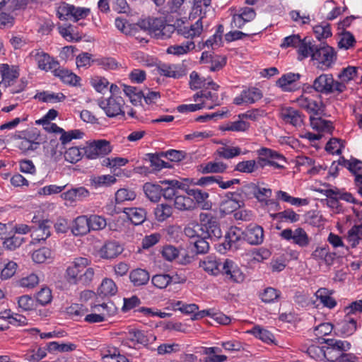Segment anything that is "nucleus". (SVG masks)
Segmentation results:
<instances>
[{
	"label": "nucleus",
	"instance_id": "44",
	"mask_svg": "<svg viewBox=\"0 0 362 362\" xmlns=\"http://www.w3.org/2000/svg\"><path fill=\"white\" fill-rule=\"evenodd\" d=\"M144 191L149 200L157 202L162 194V187L159 185L147 182L144 185Z\"/></svg>",
	"mask_w": 362,
	"mask_h": 362
},
{
	"label": "nucleus",
	"instance_id": "55",
	"mask_svg": "<svg viewBox=\"0 0 362 362\" xmlns=\"http://www.w3.org/2000/svg\"><path fill=\"white\" fill-rule=\"evenodd\" d=\"M84 133L79 129H74L69 132L63 129L62 132L60 133L59 140L63 146H66L72 139H81Z\"/></svg>",
	"mask_w": 362,
	"mask_h": 362
},
{
	"label": "nucleus",
	"instance_id": "46",
	"mask_svg": "<svg viewBox=\"0 0 362 362\" xmlns=\"http://www.w3.org/2000/svg\"><path fill=\"white\" fill-rule=\"evenodd\" d=\"M159 71L163 76L175 78H178L183 76L182 69L175 64H163L160 66Z\"/></svg>",
	"mask_w": 362,
	"mask_h": 362
},
{
	"label": "nucleus",
	"instance_id": "50",
	"mask_svg": "<svg viewBox=\"0 0 362 362\" xmlns=\"http://www.w3.org/2000/svg\"><path fill=\"white\" fill-rule=\"evenodd\" d=\"M117 292V287L115 283L110 279H104L98 288V293L100 296H114Z\"/></svg>",
	"mask_w": 362,
	"mask_h": 362
},
{
	"label": "nucleus",
	"instance_id": "23",
	"mask_svg": "<svg viewBox=\"0 0 362 362\" xmlns=\"http://www.w3.org/2000/svg\"><path fill=\"white\" fill-rule=\"evenodd\" d=\"M187 194L194 199L196 205L197 204L204 210H209L212 204L208 200L209 194L206 192H203L199 189H189Z\"/></svg>",
	"mask_w": 362,
	"mask_h": 362
},
{
	"label": "nucleus",
	"instance_id": "21",
	"mask_svg": "<svg viewBox=\"0 0 362 362\" xmlns=\"http://www.w3.org/2000/svg\"><path fill=\"white\" fill-rule=\"evenodd\" d=\"M19 67L18 66H10L7 64H0V74L1 76V83L6 86H11L12 82L18 78L20 75Z\"/></svg>",
	"mask_w": 362,
	"mask_h": 362
},
{
	"label": "nucleus",
	"instance_id": "15",
	"mask_svg": "<svg viewBox=\"0 0 362 362\" xmlns=\"http://www.w3.org/2000/svg\"><path fill=\"white\" fill-rule=\"evenodd\" d=\"M311 257L319 264H325L329 267L335 261L336 253L331 252L328 246L317 247L312 252Z\"/></svg>",
	"mask_w": 362,
	"mask_h": 362
},
{
	"label": "nucleus",
	"instance_id": "6",
	"mask_svg": "<svg viewBox=\"0 0 362 362\" xmlns=\"http://www.w3.org/2000/svg\"><path fill=\"white\" fill-rule=\"evenodd\" d=\"M99 107L109 117L124 116V100L120 95H110L107 98H101L98 100Z\"/></svg>",
	"mask_w": 362,
	"mask_h": 362
},
{
	"label": "nucleus",
	"instance_id": "22",
	"mask_svg": "<svg viewBox=\"0 0 362 362\" xmlns=\"http://www.w3.org/2000/svg\"><path fill=\"white\" fill-rule=\"evenodd\" d=\"M300 78L299 74L288 73L281 76L276 81V84L284 91H293L298 88L297 83Z\"/></svg>",
	"mask_w": 362,
	"mask_h": 362
},
{
	"label": "nucleus",
	"instance_id": "63",
	"mask_svg": "<svg viewBox=\"0 0 362 362\" xmlns=\"http://www.w3.org/2000/svg\"><path fill=\"white\" fill-rule=\"evenodd\" d=\"M356 42L354 36L349 32H342L339 37L338 46L341 49H349Z\"/></svg>",
	"mask_w": 362,
	"mask_h": 362
},
{
	"label": "nucleus",
	"instance_id": "26",
	"mask_svg": "<svg viewBox=\"0 0 362 362\" xmlns=\"http://www.w3.org/2000/svg\"><path fill=\"white\" fill-rule=\"evenodd\" d=\"M240 182L238 179H233L228 181H223L221 176H206L199 178L197 184L199 185H209L213 183H217L222 189L230 188L232 185Z\"/></svg>",
	"mask_w": 362,
	"mask_h": 362
},
{
	"label": "nucleus",
	"instance_id": "10",
	"mask_svg": "<svg viewBox=\"0 0 362 362\" xmlns=\"http://www.w3.org/2000/svg\"><path fill=\"white\" fill-rule=\"evenodd\" d=\"M280 237L285 240L291 241L301 248L307 247L311 241V238L302 228H297L294 230L286 228L280 233Z\"/></svg>",
	"mask_w": 362,
	"mask_h": 362
},
{
	"label": "nucleus",
	"instance_id": "35",
	"mask_svg": "<svg viewBox=\"0 0 362 362\" xmlns=\"http://www.w3.org/2000/svg\"><path fill=\"white\" fill-rule=\"evenodd\" d=\"M195 44L193 40H187L180 45H171L168 47L167 53L175 56H181L187 54L194 49Z\"/></svg>",
	"mask_w": 362,
	"mask_h": 362
},
{
	"label": "nucleus",
	"instance_id": "3",
	"mask_svg": "<svg viewBox=\"0 0 362 362\" xmlns=\"http://www.w3.org/2000/svg\"><path fill=\"white\" fill-rule=\"evenodd\" d=\"M312 60L315 62L317 69L326 71L335 64L337 54L334 49L327 45H317L312 54Z\"/></svg>",
	"mask_w": 362,
	"mask_h": 362
},
{
	"label": "nucleus",
	"instance_id": "17",
	"mask_svg": "<svg viewBox=\"0 0 362 362\" xmlns=\"http://www.w3.org/2000/svg\"><path fill=\"white\" fill-rule=\"evenodd\" d=\"M298 105L302 109L305 110L308 113L313 116H318L323 112L322 106L320 103L306 97L304 95H300L296 99Z\"/></svg>",
	"mask_w": 362,
	"mask_h": 362
},
{
	"label": "nucleus",
	"instance_id": "5",
	"mask_svg": "<svg viewBox=\"0 0 362 362\" xmlns=\"http://www.w3.org/2000/svg\"><path fill=\"white\" fill-rule=\"evenodd\" d=\"M122 343L132 346L137 344L146 346L151 341L156 340V337L147 334L144 332L135 328L127 327L124 330L117 333Z\"/></svg>",
	"mask_w": 362,
	"mask_h": 362
},
{
	"label": "nucleus",
	"instance_id": "45",
	"mask_svg": "<svg viewBox=\"0 0 362 362\" xmlns=\"http://www.w3.org/2000/svg\"><path fill=\"white\" fill-rule=\"evenodd\" d=\"M84 155V147L72 146L64 151V157L66 161L70 163H76L82 159Z\"/></svg>",
	"mask_w": 362,
	"mask_h": 362
},
{
	"label": "nucleus",
	"instance_id": "36",
	"mask_svg": "<svg viewBox=\"0 0 362 362\" xmlns=\"http://www.w3.org/2000/svg\"><path fill=\"white\" fill-rule=\"evenodd\" d=\"M237 194L235 193L230 194L227 198L222 201L221 204V211L224 214H230L239 209L243 202L236 199Z\"/></svg>",
	"mask_w": 362,
	"mask_h": 362
},
{
	"label": "nucleus",
	"instance_id": "54",
	"mask_svg": "<svg viewBox=\"0 0 362 362\" xmlns=\"http://www.w3.org/2000/svg\"><path fill=\"white\" fill-rule=\"evenodd\" d=\"M52 258V252L49 248L42 247L35 250L32 254L33 260L37 263L42 264L45 262L48 259Z\"/></svg>",
	"mask_w": 362,
	"mask_h": 362
},
{
	"label": "nucleus",
	"instance_id": "20",
	"mask_svg": "<svg viewBox=\"0 0 362 362\" xmlns=\"http://www.w3.org/2000/svg\"><path fill=\"white\" fill-rule=\"evenodd\" d=\"M257 153L261 156L269 158L268 165L272 166L276 169L284 168L286 159L284 156L278 152L267 148H262L257 151Z\"/></svg>",
	"mask_w": 362,
	"mask_h": 362
},
{
	"label": "nucleus",
	"instance_id": "27",
	"mask_svg": "<svg viewBox=\"0 0 362 362\" xmlns=\"http://www.w3.org/2000/svg\"><path fill=\"white\" fill-rule=\"evenodd\" d=\"M245 239L250 245L261 244L264 239L262 227L257 225H251L245 230Z\"/></svg>",
	"mask_w": 362,
	"mask_h": 362
},
{
	"label": "nucleus",
	"instance_id": "1",
	"mask_svg": "<svg viewBox=\"0 0 362 362\" xmlns=\"http://www.w3.org/2000/svg\"><path fill=\"white\" fill-rule=\"evenodd\" d=\"M90 260L85 257L75 258L66 270L67 280L70 283L88 284L94 277V270L88 267Z\"/></svg>",
	"mask_w": 362,
	"mask_h": 362
},
{
	"label": "nucleus",
	"instance_id": "34",
	"mask_svg": "<svg viewBox=\"0 0 362 362\" xmlns=\"http://www.w3.org/2000/svg\"><path fill=\"white\" fill-rule=\"evenodd\" d=\"M175 208L180 211L192 210L196 207L194 199L187 194H177L174 200Z\"/></svg>",
	"mask_w": 362,
	"mask_h": 362
},
{
	"label": "nucleus",
	"instance_id": "4",
	"mask_svg": "<svg viewBox=\"0 0 362 362\" xmlns=\"http://www.w3.org/2000/svg\"><path fill=\"white\" fill-rule=\"evenodd\" d=\"M313 88L317 93L329 95L342 93L344 86L337 83L332 74H322L314 80Z\"/></svg>",
	"mask_w": 362,
	"mask_h": 362
},
{
	"label": "nucleus",
	"instance_id": "41",
	"mask_svg": "<svg viewBox=\"0 0 362 362\" xmlns=\"http://www.w3.org/2000/svg\"><path fill=\"white\" fill-rule=\"evenodd\" d=\"M53 74L54 76L59 77L64 83L71 86H77L81 81V78L75 74L66 69H61L59 65Z\"/></svg>",
	"mask_w": 362,
	"mask_h": 362
},
{
	"label": "nucleus",
	"instance_id": "32",
	"mask_svg": "<svg viewBox=\"0 0 362 362\" xmlns=\"http://www.w3.org/2000/svg\"><path fill=\"white\" fill-rule=\"evenodd\" d=\"M332 290L320 288L316 291L315 296L325 307L332 309L337 305V301L332 297Z\"/></svg>",
	"mask_w": 362,
	"mask_h": 362
},
{
	"label": "nucleus",
	"instance_id": "38",
	"mask_svg": "<svg viewBox=\"0 0 362 362\" xmlns=\"http://www.w3.org/2000/svg\"><path fill=\"white\" fill-rule=\"evenodd\" d=\"M254 194L259 202H264L267 206H274L276 209L279 206L276 202L269 199L272 194V191L270 188L257 187Z\"/></svg>",
	"mask_w": 362,
	"mask_h": 362
},
{
	"label": "nucleus",
	"instance_id": "64",
	"mask_svg": "<svg viewBox=\"0 0 362 362\" xmlns=\"http://www.w3.org/2000/svg\"><path fill=\"white\" fill-rule=\"evenodd\" d=\"M313 32L319 40L326 39L332 35L330 25L327 23L315 25L313 28Z\"/></svg>",
	"mask_w": 362,
	"mask_h": 362
},
{
	"label": "nucleus",
	"instance_id": "42",
	"mask_svg": "<svg viewBox=\"0 0 362 362\" xmlns=\"http://www.w3.org/2000/svg\"><path fill=\"white\" fill-rule=\"evenodd\" d=\"M356 67L349 66L346 68H344L337 75V83H341L343 85V92L346 90L347 83L351 80L354 79V78L356 76Z\"/></svg>",
	"mask_w": 362,
	"mask_h": 362
},
{
	"label": "nucleus",
	"instance_id": "11",
	"mask_svg": "<svg viewBox=\"0 0 362 362\" xmlns=\"http://www.w3.org/2000/svg\"><path fill=\"white\" fill-rule=\"evenodd\" d=\"M30 55L35 59L38 68L41 70L45 71H51L54 73L59 65L57 61L40 49L33 50Z\"/></svg>",
	"mask_w": 362,
	"mask_h": 362
},
{
	"label": "nucleus",
	"instance_id": "19",
	"mask_svg": "<svg viewBox=\"0 0 362 362\" xmlns=\"http://www.w3.org/2000/svg\"><path fill=\"white\" fill-rule=\"evenodd\" d=\"M199 266L210 275L216 276L221 272V262L215 255H208L200 259Z\"/></svg>",
	"mask_w": 362,
	"mask_h": 362
},
{
	"label": "nucleus",
	"instance_id": "60",
	"mask_svg": "<svg viewBox=\"0 0 362 362\" xmlns=\"http://www.w3.org/2000/svg\"><path fill=\"white\" fill-rule=\"evenodd\" d=\"M124 92L127 96L129 98L131 102L134 105L140 103L142 99L143 91L137 89L136 87L124 86Z\"/></svg>",
	"mask_w": 362,
	"mask_h": 362
},
{
	"label": "nucleus",
	"instance_id": "14",
	"mask_svg": "<svg viewBox=\"0 0 362 362\" xmlns=\"http://www.w3.org/2000/svg\"><path fill=\"white\" fill-rule=\"evenodd\" d=\"M51 222L49 220L40 221L37 226H33L31 232V243L36 244L45 240L50 235Z\"/></svg>",
	"mask_w": 362,
	"mask_h": 362
},
{
	"label": "nucleus",
	"instance_id": "13",
	"mask_svg": "<svg viewBox=\"0 0 362 362\" xmlns=\"http://www.w3.org/2000/svg\"><path fill=\"white\" fill-rule=\"evenodd\" d=\"M262 98L261 90L257 88H250L243 90L241 93L235 97L233 103L237 105L244 104H253Z\"/></svg>",
	"mask_w": 362,
	"mask_h": 362
},
{
	"label": "nucleus",
	"instance_id": "40",
	"mask_svg": "<svg viewBox=\"0 0 362 362\" xmlns=\"http://www.w3.org/2000/svg\"><path fill=\"white\" fill-rule=\"evenodd\" d=\"M90 231L88 217L87 216H78L74 222L72 233L75 235H83Z\"/></svg>",
	"mask_w": 362,
	"mask_h": 362
},
{
	"label": "nucleus",
	"instance_id": "43",
	"mask_svg": "<svg viewBox=\"0 0 362 362\" xmlns=\"http://www.w3.org/2000/svg\"><path fill=\"white\" fill-rule=\"evenodd\" d=\"M35 99L44 103H55L64 101L66 96L62 93H53L49 91H42L37 93L35 96Z\"/></svg>",
	"mask_w": 362,
	"mask_h": 362
},
{
	"label": "nucleus",
	"instance_id": "61",
	"mask_svg": "<svg viewBox=\"0 0 362 362\" xmlns=\"http://www.w3.org/2000/svg\"><path fill=\"white\" fill-rule=\"evenodd\" d=\"M344 147V141L336 138L331 139L326 144L325 149L332 154L339 155Z\"/></svg>",
	"mask_w": 362,
	"mask_h": 362
},
{
	"label": "nucleus",
	"instance_id": "28",
	"mask_svg": "<svg viewBox=\"0 0 362 362\" xmlns=\"http://www.w3.org/2000/svg\"><path fill=\"white\" fill-rule=\"evenodd\" d=\"M160 183L165 185L162 188L161 195L165 199H175V196L178 194L177 189H180L182 184L176 180H164L160 181Z\"/></svg>",
	"mask_w": 362,
	"mask_h": 362
},
{
	"label": "nucleus",
	"instance_id": "49",
	"mask_svg": "<svg viewBox=\"0 0 362 362\" xmlns=\"http://www.w3.org/2000/svg\"><path fill=\"white\" fill-rule=\"evenodd\" d=\"M248 332L265 343H272L274 339V336L271 332L260 326H255Z\"/></svg>",
	"mask_w": 362,
	"mask_h": 362
},
{
	"label": "nucleus",
	"instance_id": "52",
	"mask_svg": "<svg viewBox=\"0 0 362 362\" xmlns=\"http://www.w3.org/2000/svg\"><path fill=\"white\" fill-rule=\"evenodd\" d=\"M347 240L351 245L354 247L362 240V225L354 226L347 233Z\"/></svg>",
	"mask_w": 362,
	"mask_h": 362
},
{
	"label": "nucleus",
	"instance_id": "58",
	"mask_svg": "<svg viewBox=\"0 0 362 362\" xmlns=\"http://www.w3.org/2000/svg\"><path fill=\"white\" fill-rule=\"evenodd\" d=\"M90 230H100L107 226L106 219L99 215L93 214L88 216Z\"/></svg>",
	"mask_w": 362,
	"mask_h": 362
},
{
	"label": "nucleus",
	"instance_id": "53",
	"mask_svg": "<svg viewBox=\"0 0 362 362\" xmlns=\"http://www.w3.org/2000/svg\"><path fill=\"white\" fill-rule=\"evenodd\" d=\"M155 216L157 221H164L173 214V208L167 204H158L154 211Z\"/></svg>",
	"mask_w": 362,
	"mask_h": 362
},
{
	"label": "nucleus",
	"instance_id": "62",
	"mask_svg": "<svg viewBox=\"0 0 362 362\" xmlns=\"http://www.w3.org/2000/svg\"><path fill=\"white\" fill-rule=\"evenodd\" d=\"M37 301L42 305L51 303L52 300V291L47 286H43L35 295Z\"/></svg>",
	"mask_w": 362,
	"mask_h": 362
},
{
	"label": "nucleus",
	"instance_id": "33",
	"mask_svg": "<svg viewBox=\"0 0 362 362\" xmlns=\"http://www.w3.org/2000/svg\"><path fill=\"white\" fill-rule=\"evenodd\" d=\"M89 196V192L83 187L72 188L62 194L63 199L69 202H76Z\"/></svg>",
	"mask_w": 362,
	"mask_h": 362
},
{
	"label": "nucleus",
	"instance_id": "29",
	"mask_svg": "<svg viewBox=\"0 0 362 362\" xmlns=\"http://www.w3.org/2000/svg\"><path fill=\"white\" fill-rule=\"evenodd\" d=\"M123 250L122 247L116 241L106 243L100 250L102 258L112 259L116 257Z\"/></svg>",
	"mask_w": 362,
	"mask_h": 362
},
{
	"label": "nucleus",
	"instance_id": "25",
	"mask_svg": "<svg viewBox=\"0 0 362 362\" xmlns=\"http://www.w3.org/2000/svg\"><path fill=\"white\" fill-rule=\"evenodd\" d=\"M337 332L344 337L352 335L356 330V320L346 315L343 320L337 324Z\"/></svg>",
	"mask_w": 362,
	"mask_h": 362
},
{
	"label": "nucleus",
	"instance_id": "12",
	"mask_svg": "<svg viewBox=\"0 0 362 362\" xmlns=\"http://www.w3.org/2000/svg\"><path fill=\"white\" fill-rule=\"evenodd\" d=\"M255 11L250 7H244L239 10L238 13L233 16L231 27L241 29L244 25L255 19Z\"/></svg>",
	"mask_w": 362,
	"mask_h": 362
},
{
	"label": "nucleus",
	"instance_id": "48",
	"mask_svg": "<svg viewBox=\"0 0 362 362\" xmlns=\"http://www.w3.org/2000/svg\"><path fill=\"white\" fill-rule=\"evenodd\" d=\"M227 165L221 161L209 162L202 165L201 172L202 173H221L227 169Z\"/></svg>",
	"mask_w": 362,
	"mask_h": 362
},
{
	"label": "nucleus",
	"instance_id": "56",
	"mask_svg": "<svg viewBox=\"0 0 362 362\" xmlns=\"http://www.w3.org/2000/svg\"><path fill=\"white\" fill-rule=\"evenodd\" d=\"M280 296V291L273 287H267L260 294V298L262 300L266 303H272L278 300Z\"/></svg>",
	"mask_w": 362,
	"mask_h": 362
},
{
	"label": "nucleus",
	"instance_id": "18",
	"mask_svg": "<svg viewBox=\"0 0 362 362\" xmlns=\"http://www.w3.org/2000/svg\"><path fill=\"white\" fill-rule=\"evenodd\" d=\"M222 272L226 278L233 282H242L244 280V275L238 266L230 259H226L222 266Z\"/></svg>",
	"mask_w": 362,
	"mask_h": 362
},
{
	"label": "nucleus",
	"instance_id": "51",
	"mask_svg": "<svg viewBox=\"0 0 362 362\" xmlns=\"http://www.w3.org/2000/svg\"><path fill=\"white\" fill-rule=\"evenodd\" d=\"M317 45H313L310 40H307L306 38L300 40V43L298 44V54L301 57L300 59L310 57L314 52V49Z\"/></svg>",
	"mask_w": 362,
	"mask_h": 362
},
{
	"label": "nucleus",
	"instance_id": "24",
	"mask_svg": "<svg viewBox=\"0 0 362 362\" xmlns=\"http://www.w3.org/2000/svg\"><path fill=\"white\" fill-rule=\"evenodd\" d=\"M242 231L236 227L230 228L225 236V241L223 246L226 250H237L238 242L241 240Z\"/></svg>",
	"mask_w": 362,
	"mask_h": 362
},
{
	"label": "nucleus",
	"instance_id": "8",
	"mask_svg": "<svg viewBox=\"0 0 362 362\" xmlns=\"http://www.w3.org/2000/svg\"><path fill=\"white\" fill-rule=\"evenodd\" d=\"M202 235L211 240H218L222 236V231L215 217L210 213H201L199 216Z\"/></svg>",
	"mask_w": 362,
	"mask_h": 362
},
{
	"label": "nucleus",
	"instance_id": "2",
	"mask_svg": "<svg viewBox=\"0 0 362 362\" xmlns=\"http://www.w3.org/2000/svg\"><path fill=\"white\" fill-rule=\"evenodd\" d=\"M139 26L148 31L149 34L158 40H166L171 37L175 28L167 24L161 18H149L139 23Z\"/></svg>",
	"mask_w": 362,
	"mask_h": 362
},
{
	"label": "nucleus",
	"instance_id": "16",
	"mask_svg": "<svg viewBox=\"0 0 362 362\" xmlns=\"http://www.w3.org/2000/svg\"><path fill=\"white\" fill-rule=\"evenodd\" d=\"M281 117L288 124L300 127L303 124L304 115L293 107H284L281 111Z\"/></svg>",
	"mask_w": 362,
	"mask_h": 362
},
{
	"label": "nucleus",
	"instance_id": "31",
	"mask_svg": "<svg viewBox=\"0 0 362 362\" xmlns=\"http://www.w3.org/2000/svg\"><path fill=\"white\" fill-rule=\"evenodd\" d=\"M202 18L198 19L194 24L191 25L189 27L185 26L182 28H180L178 30L179 33L184 37L190 39L189 40H192V39L195 37H199L203 30V24Z\"/></svg>",
	"mask_w": 362,
	"mask_h": 362
},
{
	"label": "nucleus",
	"instance_id": "57",
	"mask_svg": "<svg viewBox=\"0 0 362 362\" xmlns=\"http://www.w3.org/2000/svg\"><path fill=\"white\" fill-rule=\"evenodd\" d=\"M102 358L104 362H124L127 360L116 349L104 350Z\"/></svg>",
	"mask_w": 362,
	"mask_h": 362
},
{
	"label": "nucleus",
	"instance_id": "59",
	"mask_svg": "<svg viewBox=\"0 0 362 362\" xmlns=\"http://www.w3.org/2000/svg\"><path fill=\"white\" fill-rule=\"evenodd\" d=\"M325 346H318L312 344L306 350L307 354L312 358L317 361H323L325 359Z\"/></svg>",
	"mask_w": 362,
	"mask_h": 362
},
{
	"label": "nucleus",
	"instance_id": "9",
	"mask_svg": "<svg viewBox=\"0 0 362 362\" xmlns=\"http://www.w3.org/2000/svg\"><path fill=\"white\" fill-rule=\"evenodd\" d=\"M112 150L110 141L105 139H99L87 143L84 147V153L88 159H96L109 154Z\"/></svg>",
	"mask_w": 362,
	"mask_h": 362
},
{
	"label": "nucleus",
	"instance_id": "39",
	"mask_svg": "<svg viewBox=\"0 0 362 362\" xmlns=\"http://www.w3.org/2000/svg\"><path fill=\"white\" fill-rule=\"evenodd\" d=\"M310 120L311 127L317 131L331 133L333 130L332 123L329 120L322 119L320 115H310Z\"/></svg>",
	"mask_w": 362,
	"mask_h": 362
},
{
	"label": "nucleus",
	"instance_id": "47",
	"mask_svg": "<svg viewBox=\"0 0 362 362\" xmlns=\"http://www.w3.org/2000/svg\"><path fill=\"white\" fill-rule=\"evenodd\" d=\"M216 153L221 158L230 159L245 153H243L241 149L237 146H223L218 148Z\"/></svg>",
	"mask_w": 362,
	"mask_h": 362
},
{
	"label": "nucleus",
	"instance_id": "37",
	"mask_svg": "<svg viewBox=\"0 0 362 362\" xmlns=\"http://www.w3.org/2000/svg\"><path fill=\"white\" fill-rule=\"evenodd\" d=\"M150 279L149 273L142 269H136L129 274L130 281L134 286H141L146 284Z\"/></svg>",
	"mask_w": 362,
	"mask_h": 362
},
{
	"label": "nucleus",
	"instance_id": "7",
	"mask_svg": "<svg viewBox=\"0 0 362 362\" xmlns=\"http://www.w3.org/2000/svg\"><path fill=\"white\" fill-rule=\"evenodd\" d=\"M326 344L325 349V359L329 361H337L343 355L344 351L351 348V344L347 341L335 339H322Z\"/></svg>",
	"mask_w": 362,
	"mask_h": 362
},
{
	"label": "nucleus",
	"instance_id": "30",
	"mask_svg": "<svg viewBox=\"0 0 362 362\" xmlns=\"http://www.w3.org/2000/svg\"><path fill=\"white\" fill-rule=\"evenodd\" d=\"M123 212L134 225L141 224L146 219V213L143 208L126 207L124 208Z\"/></svg>",
	"mask_w": 362,
	"mask_h": 362
}]
</instances>
